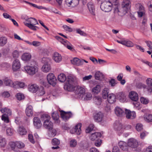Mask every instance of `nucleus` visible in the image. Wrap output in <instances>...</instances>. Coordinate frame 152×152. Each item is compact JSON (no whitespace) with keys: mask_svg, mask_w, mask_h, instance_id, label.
Returning <instances> with one entry per match:
<instances>
[{"mask_svg":"<svg viewBox=\"0 0 152 152\" xmlns=\"http://www.w3.org/2000/svg\"><path fill=\"white\" fill-rule=\"evenodd\" d=\"M25 25L30 29L34 31H36L37 30L36 28H37V26H34V25H32L31 24H28V23H26L25 24Z\"/></svg>","mask_w":152,"mask_h":152,"instance_id":"52","label":"nucleus"},{"mask_svg":"<svg viewBox=\"0 0 152 152\" xmlns=\"http://www.w3.org/2000/svg\"><path fill=\"white\" fill-rule=\"evenodd\" d=\"M101 136V134L99 132H95L92 133L90 136V138L91 140L94 141L96 139H98Z\"/></svg>","mask_w":152,"mask_h":152,"instance_id":"25","label":"nucleus"},{"mask_svg":"<svg viewBox=\"0 0 152 152\" xmlns=\"http://www.w3.org/2000/svg\"><path fill=\"white\" fill-rule=\"evenodd\" d=\"M43 126L45 128L50 130L53 128V125L52 122L49 120L44 121Z\"/></svg>","mask_w":152,"mask_h":152,"instance_id":"19","label":"nucleus"},{"mask_svg":"<svg viewBox=\"0 0 152 152\" xmlns=\"http://www.w3.org/2000/svg\"><path fill=\"white\" fill-rule=\"evenodd\" d=\"M0 111L2 113H4L3 115L10 116L12 114L11 110L7 107L2 108L0 109Z\"/></svg>","mask_w":152,"mask_h":152,"instance_id":"26","label":"nucleus"},{"mask_svg":"<svg viewBox=\"0 0 152 152\" xmlns=\"http://www.w3.org/2000/svg\"><path fill=\"white\" fill-rule=\"evenodd\" d=\"M17 99L19 100H21L24 99V95L21 93H19L17 94L16 96Z\"/></svg>","mask_w":152,"mask_h":152,"instance_id":"53","label":"nucleus"},{"mask_svg":"<svg viewBox=\"0 0 152 152\" xmlns=\"http://www.w3.org/2000/svg\"><path fill=\"white\" fill-rule=\"evenodd\" d=\"M109 89L107 88H104L102 91V97L104 99H106L109 96Z\"/></svg>","mask_w":152,"mask_h":152,"instance_id":"40","label":"nucleus"},{"mask_svg":"<svg viewBox=\"0 0 152 152\" xmlns=\"http://www.w3.org/2000/svg\"><path fill=\"white\" fill-rule=\"evenodd\" d=\"M67 78L65 75L64 74H61L58 76V79L61 82H64L66 80Z\"/></svg>","mask_w":152,"mask_h":152,"instance_id":"34","label":"nucleus"},{"mask_svg":"<svg viewBox=\"0 0 152 152\" xmlns=\"http://www.w3.org/2000/svg\"><path fill=\"white\" fill-rule=\"evenodd\" d=\"M51 59L49 58L44 57L42 58V62L45 64H50L51 62Z\"/></svg>","mask_w":152,"mask_h":152,"instance_id":"45","label":"nucleus"},{"mask_svg":"<svg viewBox=\"0 0 152 152\" xmlns=\"http://www.w3.org/2000/svg\"><path fill=\"white\" fill-rule=\"evenodd\" d=\"M6 133L9 136H11L13 134V131L10 128H8L7 129Z\"/></svg>","mask_w":152,"mask_h":152,"instance_id":"59","label":"nucleus"},{"mask_svg":"<svg viewBox=\"0 0 152 152\" xmlns=\"http://www.w3.org/2000/svg\"><path fill=\"white\" fill-rule=\"evenodd\" d=\"M148 5L149 10L151 12H152V0L148 2Z\"/></svg>","mask_w":152,"mask_h":152,"instance_id":"64","label":"nucleus"},{"mask_svg":"<svg viewBox=\"0 0 152 152\" xmlns=\"http://www.w3.org/2000/svg\"><path fill=\"white\" fill-rule=\"evenodd\" d=\"M144 120L148 122H152V115L150 114H145L143 116Z\"/></svg>","mask_w":152,"mask_h":152,"instance_id":"32","label":"nucleus"},{"mask_svg":"<svg viewBox=\"0 0 152 152\" xmlns=\"http://www.w3.org/2000/svg\"><path fill=\"white\" fill-rule=\"evenodd\" d=\"M140 101L142 103L145 104H147L149 101L148 98L143 97H141L140 98Z\"/></svg>","mask_w":152,"mask_h":152,"instance_id":"48","label":"nucleus"},{"mask_svg":"<svg viewBox=\"0 0 152 152\" xmlns=\"http://www.w3.org/2000/svg\"><path fill=\"white\" fill-rule=\"evenodd\" d=\"M38 89V86L35 84L29 86L28 90L29 91L32 93H36Z\"/></svg>","mask_w":152,"mask_h":152,"instance_id":"22","label":"nucleus"},{"mask_svg":"<svg viewBox=\"0 0 152 152\" xmlns=\"http://www.w3.org/2000/svg\"><path fill=\"white\" fill-rule=\"evenodd\" d=\"M92 96L91 94L90 93H86V95L84 94L83 96V98L82 96L81 98L84 100H88L91 98Z\"/></svg>","mask_w":152,"mask_h":152,"instance_id":"44","label":"nucleus"},{"mask_svg":"<svg viewBox=\"0 0 152 152\" xmlns=\"http://www.w3.org/2000/svg\"><path fill=\"white\" fill-rule=\"evenodd\" d=\"M4 83L6 86L14 88V82H13L11 80L6 78L4 80Z\"/></svg>","mask_w":152,"mask_h":152,"instance_id":"33","label":"nucleus"},{"mask_svg":"<svg viewBox=\"0 0 152 152\" xmlns=\"http://www.w3.org/2000/svg\"><path fill=\"white\" fill-rule=\"evenodd\" d=\"M14 88H23L25 86L24 83L20 81L14 82Z\"/></svg>","mask_w":152,"mask_h":152,"instance_id":"30","label":"nucleus"},{"mask_svg":"<svg viewBox=\"0 0 152 152\" xmlns=\"http://www.w3.org/2000/svg\"><path fill=\"white\" fill-rule=\"evenodd\" d=\"M60 112L61 117L64 120H67L72 116V114L70 112H65L61 110Z\"/></svg>","mask_w":152,"mask_h":152,"instance_id":"12","label":"nucleus"},{"mask_svg":"<svg viewBox=\"0 0 152 152\" xmlns=\"http://www.w3.org/2000/svg\"><path fill=\"white\" fill-rule=\"evenodd\" d=\"M52 143L54 145H58L60 144V141L58 139L55 138L52 139Z\"/></svg>","mask_w":152,"mask_h":152,"instance_id":"55","label":"nucleus"},{"mask_svg":"<svg viewBox=\"0 0 152 152\" xmlns=\"http://www.w3.org/2000/svg\"><path fill=\"white\" fill-rule=\"evenodd\" d=\"M85 89L84 87L78 86L77 87L76 90H75V93L76 94L80 96L79 98L82 96L83 98V96L85 94Z\"/></svg>","mask_w":152,"mask_h":152,"instance_id":"9","label":"nucleus"},{"mask_svg":"<svg viewBox=\"0 0 152 152\" xmlns=\"http://www.w3.org/2000/svg\"><path fill=\"white\" fill-rule=\"evenodd\" d=\"M135 86L139 89L143 88L144 89L147 88V86L145 85L140 82L137 83L136 84Z\"/></svg>","mask_w":152,"mask_h":152,"instance_id":"42","label":"nucleus"},{"mask_svg":"<svg viewBox=\"0 0 152 152\" xmlns=\"http://www.w3.org/2000/svg\"><path fill=\"white\" fill-rule=\"evenodd\" d=\"M104 115L102 113L99 112L95 113L94 115V118L95 121L97 122L102 121L104 119Z\"/></svg>","mask_w":152,"mask_h":152,"instance_id":"7","label":"nucleus"},{"mask_svg":"<svg viewBox=\"0 0 152 152\" xmlns=\"http://www.w3.org/2000/svg\"><path fill=\"white\" fill-rule=\"evenodd\" d=\"M129 97L134 102H137L138 100V94L134 91H132L129 92Z\"/></svg>","mask_w":152,"mask_h":152,"instance_id":"14","label":"nucleus"},{"mask_svg":"<svg viewBox=\"0 0 152 152\" xmlns=\"http://www.w3.org/2000/svg\"><path fill=\"white\" fill-rule=\"evenodd\" d=\"M20 67V62L18 59H15L13 62L12 69L14 71L18 70Z\"/></svg>","mask_w":152,"mask_h":152,"instance_id":"11","label":"nucleus"},{"mask_svg":"<svg viewBox=\"0 0 152 152\" xmlns=\"http://www.w3.org/2000/svg\"><path fill=\"white\" fill-rule=\"evenodd\" d=\"M63 27L64 29L66 31L70 32L72 31V29L71 28L66 25H63Z\"/></svg>","mask_w":152,"mask_h":152,"instance_id":"61","label":"nucleus"},{"mask_svg":"<svg viewBox=\"0 0 152 152\" xmlns=\"http://www.w3.org/2000/svg\"><path fill=\"white\" fill-rule=\"evenodd\" d=\"M25 111L26 114L29 117L32 116L33 114V107L31 105H28L26 108Z\"/></svg>","mask_w":152,"mask_h":152,"instance_id":"20","label":"nucleus"},{"mask_svg":"<svg viewBox=\"0 0 152 152\" xmlns=\"http://www.w3.org/2000/svg\"><path fill=\"white\" fill-rule=\"evenodd\" d=\"M18 132L21 135H24L26 133V131L23 126H20L18 128Z\"/></svg>","mask_w":152,"mask_h":152,"instance_id":"38","label":"nucleus"},{"mask_svg":"<svg viewBox=\"0 0 152 152\" xmlns=\"http://www.w3.org/2000/svg\"><path fill=\"white\" fill-rule=\"evenodd\" d=\"M114 128L117 130L119 131L122 128V125L118 121H116L114 124Z\"/></svg>","mask_w":152,"mask_h":152,"instance_id":"37","label":"nucleus"},{"mask_svg":"<svg viewBox=\"0 0 152 152\" xmlns=\"http://www.w3.org/2000/svg\"><path fill=\"white\" fill-rule=\"evenodd\" d=\"M49 136L51 137H54L57 134V131L55 129H51L49 130Z\"/></svg>","mask_w":152,"mask_h":152,"instance_id":"43","label":"nucleus"},{"mask_svg":"<svg viewBox=\"0 0 152 152\" xmlns=\"http://www.w3.org/2000/svg\"><path fill=\"white\" fill-rule=\"evenodd\" d=\"M128 9L127 7H124L121 5L120 7H117L115 8L114 14L115 15L118 14V15L122 16L127 13Z\"/></svg>","mask_w":152,"mask_h":152,"instance_id":"5","label":"nucleus"},{"mask_svg":"<svg viewBox=\"0 0 152 152\" xmlns=\"http://www.w3.org/2000/svg\"><path fill=\"white\" fill-rule=\"evenodd\" d=\"M146 83L147 85L146 88L148 92L150 93L152 92V79L150 78H148Z\"/></svg>","mask_w":152,"mask_h":152,"instance_id":"15","label":"nucleus"},{"mask_svg":"<svg viewBox=\"0 0 152 152\" xmlns=\"http://www.w3.org/2000/svg\"><path fill=\"white\" fill-rule=\"evenodd\" d=\"M6 145V141L5 138L0 137V146L4 147Z\"/></svg>","mask_w":152,"mask_h":152,"instance_id":"49","label":"nucleus"},{"mask_svg":"<svg viewBox=\"0 0 152 152\" xmlns=\"http://www.w3.org/2000/svg\"><path fill=\"white\" fill-rule=\"evenodd\" d=\"M100 86L99 85H97L92 89V91L95 94H97L100 92Z\"/></svg>","mask_w":152,"mask_h":152,"instance_id":"36","label":"nucleus"},{"mask_svg":"<svg viewBox=\"0 0 152 152\" xmlns=\"http://www.w3.org/2000/svg\"><path fill=\"white\" fill-rule=\"evenodd\" d=\"M125 114L126 118L128 119H133L136 117V113L134 111H131L129 110L126 109Z\"/></svg>","mask_w":152,"mask_h":152,"instance_id":"8","label":"nucleus"},{"mask_svg":"<svg viewBox=\"0 0 152 152\" xmlns=\"http://www.w3.org/2000/svg\"><path fill=\"white\" fill-rule=\"evenodd\" d=\"M52 116L53 119L56 121L59 118V115L57 113H53Z\"/></svg>","mask_w":152,"mask_h":152,"instance_id":"60","label":"nucleus"},{"mask_svg":"<svg viewBox=\"0 0 152 152\" xmlns=\"http://www.w3.org/2000/svg\"><path fill=\"white\" fill-rule=\"evenodd\" d=\"M109 84L112 87H114L117 84L116 81L114 79L112 78L109 81Z\"/></svg>","mask_w":152,"mask_h":152,"instance_id":"56","label":"nucleus"},{"mask_svg":"<svg viewBox=\"0 0 152 152\" xmlns=\"http://www.w3.org/2000/svg\"><path fill=\"white\" fill-rule=\"evenodd\" d=\"M128 145L131 148H135L138 146V143L135 139L131 138L128 140Z\"/></svg>","mask_w":152,"mask_h":152,"instance_id":"10","label":"nucleus"},{"mask_svg":"<svg viewBox=\"0 0 152 152\" xmlns=\"http://www.w3.org/2000/svg\"><path fill=\"white\" fill-rule=\"evenodd\" d=\"M38 92L39 93V94L40 96L43 95L45 93V91L42 87L39 88Z\"/></svg>","mask_w":152,"mask_h":152,"instance_id":"62","label":"nucleus"},{"mask_svg":"<svg viewBox=\"0 0 152 152\" xmlns=\"http://www.w3.org/2000/svg\"><path fill=\"white\" fill-rule=\"evenodd\" d=\"M94 125L93 124H90L86 129V133H89L93 130Z\"/></svg>","mask_w":152,"mask_h":152,"instance_id":"50","label":"nucleus"},{"mask_svg":"<svg viewBox=\"0 0 152 152\" xmlns=\"http://www.w3.org/2000/svg\"><path fill=\"white\" fill-rule=\"evenodd\" d=\"M66 80V81L64 86V89L69 91H74L77 83L76 78L74 76H68Z\"/></svg>","mask_w":152,"mask_h":152,"instance_id":"1","label":"nucleus"},{"mask_svg":"<svg viewBox=\"0 0 152 152\" xmlns=\"http://www.w3.org/2000/svg\"><path fill=\"white\" fill-rule=\"evenodd\" d=\"M102 73L99 72H96L95 75V77L96 79L99 80L100 78V77L102 75Z\"/></svg>","mask_w":152,"mask_h":152,"instance_id":"63","label":"nucleus"},{"mask_svg":"<svg viewBox=\"0 0 152 152\" xmlns=\"http://www.w3.org/2000/svg\"><path fill=\"white\" fill-rule=\"evenodd\" d=\"M77 145V142L75 139L71 140L69 142V145L70 147L74 148Z\"/></svg>","mask_w":152,"mask_h":152,"instance_id":"47","label":"nucleus"},{"mask_svg":"<svg viewBox=\"0 0 152 152\" xmlns=\"http://www.w3.org/2000/svg\"><path fill=\"white\" fill-rule=\"evenodd\" d=\"M33 122L34 126L37 128L39 129L41 127L42 124L40 120L38 118L34 117L33 119Z\"/></svg>","mask_w":152,"mask_h":152,"instance_id":"18","label":"nucleus"},{"mask_svg":"<svg viewBox=\"0 0 152 152\" xmlns=\"http://www.w3.org/2000/svg\"><path fill=\"white\" fill-rule=\"evenodd\" d=\"M28 21L29 23L28 24L32 25L38 24V23L37 20L34 18H30L28 19Z\"/></svg>","mask_w":152,"mask_h":152,"instance_id":"41","label":"nucleus"},{"mask_svg":"<svg viewBox=\"0 0 152 152\" xmlns=\"http://www.w3.org/2000/svg\"><path fill=\"white\" fill-rule=\"evenodd\" d=\"M72 63L74 65L77 66L82 65L83 64V61L77 58H74L73 60H71Z\"/></svg>","mask_w":152,"mask_h":152,"instance_id":"21","label":"nucleus"},{"mask_svg":"<svg viewBox=\"0 0 152 152\" xmlns=\"http://www.w3.org/2000/svg\"><path fill=\"white\" fill-rule=\"evenodd\" d=\"M12 149L15 152H18V149L23 148L25 146L24 144L21 141L12 142L9 143Z\"/></svg>","mask_w":152,"mask_h":152,"instance_id":"3","label":"nucleus"},{"mask_svg":"<svg viewBox=\"0 0 152 152\" xmlns=\"http://www.w3.org/2000/svg\"><path fill=\"white\" fill-rule=\"evenodd\" d=\"M117 96L121 102H123L126 100V96L124 93L123 92L118 93L117 94Z\"/></svg>","mask_w":152,"mask_h":152,"instance_id":"29","label":"nucleus"},{"mask_svg":"<svg viewBox=\"0 0 152 152\" xmlns=\"http://www.w3.org/2000/svg\"><path fill=\"white\" fill-rule=\"evenodd\" d=\"M47 78L48 83L53 86H54L56 83V79L54 75L52 73L48 74Z\"/></svg>","mask_w":152,"mask_h":152,"instance_id":"6","label":"nucleus"},{"mask_svg":"<svg viewBox=\"0 0 152 152\" xmlns=\"http://www.w3.org/2000/svg\"><path fill=\"white\" fill-rule=\"evenodd\" d=\"M31 55L29 53H25L23 54L21 56V59L24 61H29L31 58Z\"/></svg>","mask_w":152,"mask_h":152,"instance_id":"27","label":"nucleus"},{"mask_svg":"<svg viewBox=\"0 0 152 152\" xmlns=\"http://www.w3.org/2000/svg\"><path fill=\"white\" fill-rule=\"evenodd\" d=\"M117 42L120 44H121L126 47H132L134 45V43L131 41L129 40H117Z\"/></svg>","mask_w":152,"mask_h":152,"instance_id":"13","label":"nucleus"},{"mask_svg":"<svg viewBox=\"0 0 152 152\" xmlns=\"http://www.w3.org/2000/svg\"><path fill=\"white\" fill-rule=\"evenodd\" d=\"M112 4L110 1H104L101 3L100 8L105 12H108L112 10Z\"/></svg>","mask_w":152,"mask_h":152,"instance_id":"4","label":"nucleus"},{"mask_svg":"<svg viewBox=\"0 0 152 152\" xmlns=\"http://www.w3.org/2000/svg\"><path fill=\"white\" fill-rule=\"evenodd\" d=\"M51 66L50 64H44L42 68V71L45 72H49L51 69Z\"/></svg>","mask_w":152,"mask_h":152,"instance_id":"31","label":"nucleus"},{"mask_svg":"<svg viewBox=\"0 0 152 152\" xmlns=\"http://www.w3.org/2000/svg\"><path fill=\"white\" fill-rule=\"evenodd\" d=\"M121 5L129 9L131 6V2L129 0H123Z\"/></svg>","mask_w":152,"mask_h":152,"instance_id":"35","label":"nucleus"},{"mask_svg":"<svg viewBox=\"0 0 152 152\" xmlns=\"http://www.w3.org/2000/svg\"><path fill=\"white\" fill-rule=\"evenodd\" d=\"M95 101L96 104L97 105H100L102 102L101 98L99 96H95Z\"/></svg>","mask_w":152,"mask_h":152,"instance_id":"51","label":"nucleus"},{"mask_svg":"<svg viewBox=\"0 0 152 152\" xmlns=\"http://www.w3.org/2000/svg\"><path fill=\"white\" fill-rule=\"evenodd\" d=\"M107 98L108 102L110 104L113 103L116 100V96L113 94H109V96Z\"/></svg>","mask_w":152,"mask_h":152,"instance_id":"23","label":"nucleus"},{"mask_svg":"<svg viewBox=\"0 0 152 152\" xmlns=\"http://www.w3.org/2000/svg\"><path fill=\"white\" fill-rule=\"evenodd\" d=\"M62 57L60 54L58 52H55L53 54V59L57 62L60 61L61 60Z\"/></svg>","mask_w":152,"mask_h":152,"instance_id":"28","label":"nucleus"},{"mask_svg":"<svg viewBox=\"0 0 152 152\" xmlns=\"http://www.w3.org/2000/svg\"><path fill=\"white\" fill-rule=\"evenodd\" d=\"M7 42V39L6 37H2L0 38V46H4Z\"/></svg>","mask_w":152,"mask_h":152,"instance_id":"39","label":"nucleus"},{"mask_svg":"<svg viewBox=\"0 0 152 152\" xmlns=\"http://www.w3.org/2000/svg\"><path fill=\"white\" fill-rule=\"evenodd\" d=\"M24 69L29 75H32L38 72L39 68L38 65L34 61L32 62L31 66H24Z\"/></svg>","mask_w":152,"mask_h":152,"instance_id":"2","label":"nucleus"},{"mask_svg":"<svg viewBox=\"0 0 152 152\" xmlns=\"http://www.w3.org/2000/svg\"><path fill=\"white\" fill-rule=\"evenodd\" d=\"M4 115H2L1 116V119L5 122L8 123L9 122V120L8 118V116Z\"/></svg>","mask_w":152,"mask_h":152,"instance_id":"54","label":"nucleus"},{"mask_svg":"<svg viewBox=\"0 0 152 152\" xmlns=\"http://www.w3.org/2000/svg\"><path fill=\"white\" fill-rule=\"evenodd\" d=\"M19 55L18 51L16 50H14L12 53V56L13 58H17L18 57Z\"/></svg>","mask_w":152,"mask_h":152,"instance_id":"58","label":"nucleus"},{"mask_svg":"<svg viewBox=\"0 0 152 152\" xmlns=\"http://www.w3.org/2000/svg\"><path fill=\"white\" fill-rule=\"evenodd\" d=\"M115 114L118 116L122 117L125 115L124 110L121 108L117 107L115 109Z\"/></svg>","mask_w":152,"mask_h":152,"instance_id":"17","label":"nucleus"},{"mask_svg":"<svg viewBox=\"0 0 152 152\" xmlns=\"http://www.w3.org/2000/svg\"><path fill=\"white\" fill-rule=\"evenodd\" d=\"M87 6L90 13L93 15L95 16L96 14L94 5L92 4L91 3L89 2L87 4Z\"/></svg>","mask_w":152,"mask_h":152,"instance_id":"24","label":"nucleus"},{"mask_svg":"<svg viewBox=\"0 0 152 152\" xmlns=\"http://www.w3.org/2000/svg\"><path fill=\"white\" fill-rule=\"evenodd\" d=\"M81 126V124L80 123H79L75 126L74 128L73 129L72 131H70V132L72 134L75 133L77 134H80L81 132L80 129Z\"/></svg>","mask_w":152,"mask_h":152,"instance_id":"16","label":"nucleus"},{"mask_svg":"<svg viewBox=\"0 0 152 152\" xmlns=\"http://www.w3.org/2000/svg\"><path fill=\"white\" fill-rule=\"evenodd\" d=\"M42 120L44 121L50 120V116L48 114H43L41 115V116Z\"/></svg>","mask_w":152,"mask_h":152,"instance_id":"46","label":"nucleus"},{"mask_svg":"<svg viewBox=\"0 0 152 152\" xmlns=\"http://www.w3.org/2000/svg\"><path fill=\"white\" fill-rule=\"evenodd\" d=\"M136 129L138 131H140L143 129L142 125L140 123H138L136 124Z\"/></svg>","mask_w":152,"mask_h":152,"instance_id":"57","label":"nucleus"}]
</instances>
